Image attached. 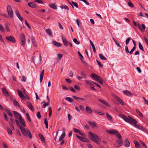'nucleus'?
Wrapping results in <instances>:
<instances>
[{
	"label": "nucleus",
	"instance_id": "obj_1",
	"mask_svg": "<svg viewBox=\"0 0 148 148\" xmlns=\"http://www.w3.org/2000/svg\"><path fill=\"white\" fill-rule=\"evenodd\" d=\"M88 133L90 135L89 138L97 144L99 145L100 144L99 141H100V139L98 136L90 132H89Z\"/></svg>",
	"mask_w": 148,
	"mask_h": 148
},
{
	"label": "nucleus",
	"instance_id": "obj_2",
	"mask_svg": "<svg viewBox=\"0 0 148 148\" xmlns=\"http://www.w3.org/2000/svg\"><path fill=\"white\" fill-rule=\"evenodd\" d=\"M119 116L122 118L126 122L131 125L132 124V123L133 121L136 122V120L130 116H128V118H127L126 116L123 114H119Z\"/></svg>",
	"mask_w": 148,
	"mask_h": 148
},
{
	"label": "nucleus",
	"instance_id": "obj_3",
	"mask_svg": "<svg viewBox=\"0 0 148 148\" xmlns=\"http://www.w3.org/2000/svg\"><path fill=\"white\" fill-rule=\"evenodd\" d=\"M7 12L8 15L11 18H12L13 17L14 14L13 10L11 7L10 5L8 6Z\"/></svg>",
	"mask_w": 148,
	"mask_h": 148
},
{
	"label": "nucleus",
	"instance_id": "obj_4",
	"mask_svg": "<svg viewBox=\"0 0 148 148\" xmlns=\"http://www.w3.org/2000/svg\"><path fill=\"white\" fill-rule=\"evenodd\" d=\"M136 122H135V121H133L132 123V124H131V125H132L133 126L136 128L141 130L143 131H145V129L142 126H139V125L138 124H137V121L136 120Z\"/></svg>",
	"mask_w": 148,
	"mask_h": 148
},
{
	"label": "nucleus",
	"instance_id": "obj_5",
	"mask_svg": "<svg viewBox=\"0 0 148 148\" xmlns=\"http://www.w3.org/2000/svg\"><path fill=\"white\" fill-rule=\"evenodd\" d=\"M76 137L78 138L81 141L83 142L89 143L90 142L89 140L85 137H82L79 136L77 134L76 135Z\"/></svg>",
	"mask_w": 148,
	"mask_h": 148
},
{
	"label": "nucleus",
	"instance_id": "obj_6",
	"mask_svg": "<svg viewBox=\"0 0 148 148\" xmlns=\"http://www.w3.org/2000/svg\"><path fill=\"white\" fill-rule=\"evenodd\" d=\"M20 37L21 39V41L20 43L22 46L24 45L25 44V38L24 34L23 33L21 34L20 35Z\"/></svg>",
	"mask_w": 148,
	"mask_h": 148
},
{
	"label": "nucleus",
	"instance_id": "obj_7",
	"mask_svg": "<svg viewBox=\"0 0 148 148\" xmlns=\"http://www.w3.org/2000/svg\"><path fill=\"white\" fill-rule=\"evenodd\" d=\"M5 38L8 41L14 43H15L16 42V40L13 36H6L5 37Z\"/></svg>",
	"mask_w": 148,
	"mask_h": 148
},
{
	"label": "nucleus",
	"instance_id": "obj_8",
	"mask_svg": "<svg viewBox=\"0 0 148 148\" xmlns=\"http://www.w3.org/2000/svg\"><path fill=\"white\" fill-rule=\"evenodd\" d=\"M12 112L15 117L16 119H20V117H22V116L21 114L18 113V112L14 111H13Z\"/></svg>",
	"mask_w": 148,
	"mask_h": 148
},
{
	"label": "nucleus",
	"instance_id": "obj_9",
	"mask_svg": "<svg viewBox=\"0 0 148 148\" xmlns=\"http://www.w3.org/2000/svg\"><path fill=\"white\" fill-rule=\"evenodd\" d=\"M116 142L117 143L116 147H119L122 145L123 143L122 140H116Z\"/></svg>",
	"mask_w": 148,
	"mask_h": 148
},
{
	"label": "nucleus",
	"instance_id": "obj_10",
	"mask_svg": "<svg viewBox=\"0 0 148 148\" xmlns=\"http://www.w3.org/2000/svg\"><path fill=\"white\" fill-rule=\"evenodd\" d=\"M137 25L138 28L141 31H144L145 27V25L143 24H142V28L141 27V26L139 23H137Z\"/></svg>",
	"mask_w": 148,
	"mask_h": 148
},
{
	"label": "nucleus",
	"instance_id": "obj_11",
	"mask_svg": "<svg viewBox=\"0 0 148 148\" xmlns=\"http://www.w3.org/2000/svg\"><path fill=\"white\" fill-rule=\"evenodd\" d=\"M62 39L64 46L66 47L68 46L69 42L66 40L65 38H64V37L63 36L62 37Z\"/></svg>",
	"mask_w": 148,
	"mask_h": 148
},
{
	"label": "nucleus",
	"instance_id": "obj_12",
	"mask_svg": "<svg viewBox=\"0 0 148 148\" xmlns=\"http://www.w3.org/2000/svg\"><path fill=\"white\" fill-rule=\"evenodd\" d=\"M27 4L30 7L32 8H36L37 7L36 5L34 2L29 3Z\"/></svg>",
	"mask_w": 148,
	"mask_h": 148
},
{
	"label": "nucleus",
	"instance_id": "obj_13",
	"mask_svg": "<svg viewBox=\"0 0 148 148\" xmlns=\"http://www.w3.org/2000/svg\"><path fill=\"white\" fill-rule=\"evenodd\" d=\"M27 106L28 108L31 110L33 111H34V107L31 103L29 102L28 101L27 103Z\"/></svg>",
	"mask_w": 148,
	"mask_h": 148
},
{
	"label": "nucleus",
	"instance_id": "obj_14",
	"mask_svg": "<svg viewBox=\"0 0 148 148\" xmlns=\"http://www.w3.org/2000/svg\"><path fill=\"white\" fill-rule=\"evenodd\" d=\"M2 91L3 94L5 96H9V93L5 88L3 87L2 88Z\"/></svg>",
	"mask_w": 148,
	"mask_h": 148
},
{
	"label": "nucleus",
	"instance_id": "obj_15",
	"mask_svg": "<svg viewBox=\"0 0 148 148\" xmlns=\"http://www.w3.org/2000/svg\"><path fill=\"white\" fill-rule=\"evenodd\" d=\"M15 14L17 17L21 21H23L24 19L23 18L21 17L18 11L17 10H16Z\"/></svg>",
	"mask_w": 148,
	"mask_h": 148
},
{
	"label": "nucleus",
	"instance_id": "obj_16",
	"mask_svg": "<svg viewBox=\"0 0 148 148\" xmlns=\"http://www.w3.org/2000/svg\"><path fill=\"white\" fill-rule=\"evenodd\" d=\"M19 120L21 125L23 127H25L26 125L25 121L23 119L22 117H20V119H19Z\"/></svg>",
	"mask_w": 148,
	"mask_h": 148
},
{
	"label": "nucleus",
	"instance_id": "obj_17",
	"mask_svg": "<svg viewBox=\"0 0 148 148\" xmlns=\"http://www.w3.org/2000/svg\"><path fill=\"white\" fill-rule=\"evenodd\" d=\"M52 43L53 45L58 47H60L62 46V44L55 41H53Z\"/></svg>",
	"mask_w": 148,
	"mask_h": 148
},
{
	"label": "nucleus",
	"instance_id": "obj_18",
	"mask_svg": "<svg viewBox=\"0 0 148 148\" xmlns=\"http://www.w3.org/2000/svg\"><path fill=\"white\" fill-rule=\"evenodd\" d=\"M106 131L107 133H108L109 134H114V135H115V133H117V131L115 130H106Z\"/></svg>",
	"mask_w": 148,
	"mask_h": 148
},
{
	"label": "nucleus",
	"instance_id": "obj_19",
	"mask_svg": "<svg viewBox=\"0 0 148 148\" xmlns=\"http://www.w3.org/2000/svg\"><path fill=\"white\" fill-rule=\"evenodd\" d=\"M124 145L126 147H128L129 146L130 143L127 138L125 139L124 142Z\"/></svg>",
	"mask_w": 148,
	"mask_h": 148
},
{
	"label": "nucleus",
	"instance_id": "obj_20",
	"mask_svg": "<svg viewBox=\"0 0 148 148\" xmlns=\"http://www.w3.org/2000/svg\"><path fill=\"white\" fill-rule=\"evenodd\" d=\"M44 73V70L43 69L41 71L40 75V82H41L42 81V79L43 77V76Z\"/></svg>",
	"mask_w": 148,
	"mask_h": 148
},
{
	"label": "nucleus",
	"instance_id": "obj_21",
	"mask_svg": "<svg viewBox=\"0 0 148 148\" xmlns=\"http://www.w3.org/2000/svg\"><path fill=\"white\" fill-rule=\"evenodd\" d=\"M123 92L125 95L128 96H131L132 95V94L131 92L127 90H124Z\"/></svg>",
	"mask_w": 148,
	"mask_h": 148
},
{
	"label": "nucleus",
	"instance_id": "obj_22",
	"mask_svg": "<svg viewBox=\"0 0 148 148\" xmlns=\"http://www.w3.org/2000/svg\"><path fill=\"white\" fill-rule=\"evenodd\" d=\"M17 92L20 97L21 98H23V97H24V95H23V93L19 90L17 89Z\"/></svg>",
	"mask_w": 148,
	"mask_h": 148
},
{
	"label": "nucleus",
	"instance_id": "obj_23",
	"mask_svg": "<svg viewBox=\"0 0 148 148\" xmlns=\"http://www.w3.org/2000/svg\"><path fill=\"white\" fill-rule=\"evenodd\" d=\"M98 100L99 101L101 102L102 103H103L105 105L107 106L108 107L110 106V105L108 104V103L107 102H106L105 101H104L101 99H98Z\"/></svg>",
	"mask_w": 148,
	"mask_h": 148
},
{
	"label": "nucleus",
	"instance_id": "obj_24",
	"mask_svg": "<svg viewBox=\"0 0 148 148\" xmlns=\"http://www.w3.org/2000/svg\"><path fill=\"white\" fill-rule=\"evenodd\" d=\"M134 143L135 145V146L136 148H139L141 147L139 143L137 141L134 140Z\"/></svg>",
	"mask_w": 148,
	"mask_h": 148
},
{
	"label": "nucleus",
	"instance_id": "obj_25",
	"mask_svg": "<svg viewBox=\"0 0 148 148\" xmlns=\"http://www.w3.org/2000/svg\"><path fill=\"white\" fill-rule=\"evenodd\" d=\"M90 76L93 79H95L96 80L99 76L97 75L92 73L90 75Z\"/></svg>",
	"mask_w": 148,
	"mask_h": 148
},
{
	"label": "nucleus",
	"instance_id": "obj_26",
	"mask_svg": "<svg viewBox=\"0 0 148 148\" xmlns=\"http://www.w3.org/2000/svg\"><path fill=\"white\" fill-rule=\"evenodd\" d=\"M86 112L88 113H91L92 111L90 108L88 106H86Z\"/></svg>",
	"mask_w": 148,
	"mask_h": 148
},
{
	"label": "nucleus",
	"instance_id": "obj_27",
	"mask_svg": "<svg viewBox=\"0 0 148 148\" xmlns=\"http://www.w3.org/2000/svg\"><path fill=\"white\" fill-rule=\"evenodd\" d=\"M12 101H13V104L14 106L18 107L20 106L19 103L16 101V99H13L12 100Z\"/></svg>",
	"mask_w": 148,
	"mask_h": 148
},
{
	"label": "nucleus",
	"instance_id": "obj_28",
	"mask_svg": "<svg viewBox=\"0 0 148 148\" xmlns=\"http://www.w3.org/2000/svg\"><path fill=\"white\" fill-rule=\"evenodd\" d=\"M99 83L101 84H103V81L101 79V78L99 77V76L98 77L97 79V80H96Z\"/></svg>",
	"mask_w": 148,
	"mask_h": 148
},
{
	"label": "nucleus",
	"instance_id": "obj_29",
	"mask_svg": "<svg viewBox=\"0 0 148 148\" xmlns=\"http://www.w3.org/2000/svg\"><path fill=\"white\" fill-rule=\"evenodd\" d=\"M46 32L48 34L49 36H52V34L51 31V29H46Z\"/></svg>",
	"mask_w": 148,
	"mask_h": 148
},
{
	"label": "nucleus",
	"instance_id": "obj_30",
	"mask_svg": "<svg viewBox=\"0 0 148 148\" xmlns=\"http://www.w3.org/2000/svg\"><path fill=\"white\" fill-rule=\"evenodd\" d=\"M115 135L116 136L117 138L119 140H122V137L119 133L117 131V133L115 134Z\"/></svg>",
	"mask_w": 148,
	"mask_h": 148
},
{
	"label": "nucleus",
	"instance_id": "obj_31",
	"mask_svg": "<svg viewBox=\"0 0 148 148\" xmlns=\"http://www.w3.org/2000/svg\"><path fill=\"white\" fill-rule=\"evenodd\" d=\"M49 6L54 9H56L57 7L54 3H51L49 5Z\"/></svg>",
	"mask_w": 148,
	"mask_h": 148
},
{
	"label": "nucleus",
	"instance_id": "obj_32",
	"mask_svg": "<svg viewBox=\"0 0 148 148\" xmlns=\"http://www.w3.org/2000/svg\"><path fill=\"white\" fill-rule=\"evenodd\" d=\"M5 110L7 113L11 117L13 116V115L10 110L7 109H5Z\"/></svg>",
	"mask_w": 148,
	"mask_h": 148
},
{
	"label": "nucleus",
	"instance_id": "obj_33",
	"mask_svg": "<svg viewBox=\"0 0 148 148\" xmlns=\"http://www.w3.org/2000/svg\"><path fill=\"white\" fill-rule=\"evenodd\" d=\"M65 136V133H63L60 136V137L59 139V141H60L61 140H62L63 138Z\"/></svg>",
	"mask_w": 148,
	"mask_h": 148
},
{
	"label": "nucleus",
	"instance_id": "obj_34",
	"mask_svg": "<svg viewBox=\"0 0 148 148\" xmlns=\"http://www.w3.org/2000/svg\"><path fill=\"white\" fill-rule=\"evenodd\" d=\"M90 43L91 45L92 46L93 51L94 53H95L96 52V50L95 49V46L94 45V44H93V43H92V41H91V40H90Z\"/></svg>",
	"mask_w": 148,
	"mask_h": 148
},
{
	"label": "nucleus",
	"instance_id": "obj_35",
	"mask_svg": "<svg viewBox=\"0 0 148 148\" xmlns=\"http://www.w3.org/2000/svg\"><path fill=\"white\" fill-rule=\"evenodd\" d=\"M44 123L46 125V128L47 129H48V124L47 119L46 118H44Z\"/></svg>",
	"mask_w": 148,
	"mask_h": 148
},
{
	"label": "nucleus",
	"instance_id": "obj_36",
	"mask_svg": "<svg viewBox=\"0 0 148 148\" xmlns=\"http://www.w3.org/2000/svg\"><path fill=\"white\" fill-rule=\"evenodd\" d=\"M38 136L42 142H45V139L42 134H39Z\"/></svg>",
	"mask_w": 148,
	"mask_h": 148
},
{
	"label": "nucleus",
	"instance_id": "obj_37",
	"mask_svg": "<svg viewBox=\"0 0 148 148\" xmlns=\"http://www.w3.org/2000/svg\"><path fill=\"white\" fill-rule=\"evenodd\" d=\"M31 40H32V43L34 45V47H36L37 46V45H36V43L35 39L33 37H32V38Z\"/></svg>",
	"mask_w": 148,
	"mask_h": 148
},
{
	"label": "nucleus",
	"instance_id": "obj_38",
	"mask_svg": "<svg viewBox=\"0 0 148 148\" xmlns=\"http://www.w3.org/2000/svg\"><path fill=\"white\" fill-rule=\"evenodd\" d=\"M7 130L8 133L10 134H12V132L11 130L8 127H7Z\"/></svg>",
	"mask_w": 148,
	"mask_h": 148
},
{
	"label": "nucleus",
	"instance_id": "obj_39",
	"mask_svg": "<svg viewBox=\"0 0 148 148\" xmlns=\"http://www.w3.org/2000/svg\"><path fill=\"white\" fill-rule=\"evenodd\" d=\"M80 75L82 76L83 78H86V75L85 73L83 71H82L81 72Z\"/></svg>",
	"mask_w": 148,
	"mask_h": 148
},
{
	"label": "nucleus",
	"instance_id": "obj_40",
	"mask_svg": "<svg viewBox=\"0 0 148 148\" xmlns=\"http://www.w3.org/2000/svg\"><path fill=\"white\" fill-rule=\"evenodd\" d=\"M136 113L138 114L141 117H143V115L141 113V112H140L138 110V109H136Z\"/></svg>",
	"mask_w": 148,
	"mask_h": 148
},
{
	"label": "nucleus",
	"instance_id": "obj_41",
	"mask_svg": "<svg viewBox=\"0 0 148 148\" xmlns=\"http://www.w3.org/2000/svg\"><path fill=\"white\" fill-rule=\"evenodd\" d=\"M138 46L140 49L142 51L145 52L142 45L140 42L138 43Z\"/></svg>",
	"mask_w": 148,
	"mask_h": 148
},
{
	"label": "nucleus",
	"instance_id": "obj_42",
	"mask_svg": "<svg viewBox=\"0 0 148 148\" xmlns=\"http://www.w3.org/2000/svg\"><path fill=\"white\" fill-rule=\"evenodd\" d=\"M48 109L49 110V116L51 117L52 115V110L51 107H49L48 108Z\"/></svg>",
	"mask_w": 148,
	"mask_h": 148
},
{
	"label": "nucleus",
	"instance_id": "obj_43",
	"mask_svg": "<svg viewBox=\"0 0 148 148\" xmlns=\"http://www.w3.org/2000/svg\"><path fill=\"white\" fill-rule=\"evenodd\" d=\"M99 56L101 60H107V59L104 57L101 54H99Z\"/></svg>",
	"mask_w": 148,
	"mask_h": 148
},
{
	"label": "nucleus",
	"instance_id": "obj_44",
	"mask_svg": "<svg viewBox=\"0 0 148 148\" xmlns=\"http://www.w3.org/2000/svg\"><path fill=\"white\" fill-rule=\"evenodd\" d=\"M106 115L107 116V118L109 120H111L112 119V118L111 116L108 113H106Z\"/></svg>",
	"mask_w": 148,
	"mask_h": 148
},
{
	"label": "nucleus",
	"instance_id": "obj_45",
	"mask_svg": "<svg viewBox=\"0 0 148 148\" xmlns=\"http://www.w3.org/2000/svg\"><path fill=\"white\" fill-rule=\"evenodd\" d=\"M26 115L27 116V119L28 121L29 122H31V120L29 117V115L28 113H27L26 114Z\"/></svg>",
	"mask_w": 148,
	"mask_h": 148
},
{
	"label": "nucleus",
	"instance_id": "obj_46",
	"mask_svg": "<svg viewBox=\"0 0 148 148\" xmlns=\"http://www.w3.org/2000/svg\"><path fill=\"white\" fill-rule=\"evenodd\" d=\"M65 99L71 102H72L73 101V99L69 97H66L65 98Z\"/></svg>",
	"mask_w": 148,
	"mask_h": 148
},
{
	"label": "nucleus",
	"instance_id": "obj_47",
	"mask_svg": "<svg viewBox=\"0 0 148 148\" xmlns=\"http://www.w3.org/2000/svg\"><path fill=\"white\" fill-rule=\"evenodd\" d=\"M88 123L90 125H91L92 127L96 126V124L95 123H94L90 121H88Z\"/></svg>",
	"mask_w": 148,
	"mask_h": 148
},
{
	"label": "nucleus",
	"instance_id": "obj_48",
	"mask_svg": "<svg viewBox=\"0 0 148 148\" xmlns=\"http://www.w3.org/2000/svg\"><path fill=\"white\" fill-rule=\"evenodd\" d=\"M73 42L76 44L79 45L80 44V42L77 40V39L76 38H74L73 39Z\"/></svg>",
	"mask_w": 148,
	"mask_h": 148
},
{
	"label": "nucleus",
	"instance_id": "obj_49",
	"mask_svg": "<svg viewBox=\"0 0 148 148\" xmlns=\"http://www.w3.org/2000/svg\"><path fill=\"white\" fill-rule=\"evenodd\" d=\"M29 130L28 129L25 130V131H24L22 133L25 136H27L28 133V131H29Z\"/></svg>",
	"mask_w": 148,
	"mask_h": 148
},
{
	"label": "nucleus",
	"instance_id": "obj_50",
	"mask_svg": "<svg viewBox=\"0 0 148 148\" xmlns=\"http://www.w3.org/2000/svg\"><path fill=\"white\" fill-rule=\"evenodd\" d=\"M112 96L113 97L115 98L116 100H117L118 101L119 100H120V99H121L118 96H116V95H113Z\"/></svg>",
	"mask_w": 148,
	"mask_h": 148
},
{
	"label": "nucleus",
	"instance_id": "obj_51",
	"mask_svg": "<svg viewBox=\"0 0 148 148\" xmlns=\"http://www.w3.org/2000/svg\"><path fill=\"white\" fill-rule=\"evenodd\" d=\"M18 127L19 128H20L21 131L22 133L23 132L26 130L24 128L21 126V125H19Z\"/></svg>",
	"mask_w": 148,
	"mask_h": 148
},
{
	"label": "nucleus",
	"instance_id": "obj_52",
	"mask_svg": "<svg viewBox=\"0 0 148 148\" xmlns=\"http://www.w3.org/2000/svg\"><path fill=\"white\" fill-rule=\"evenodd\" d=\"M72 3L74 6L76 7L77 8H78V5L77 3L74 2L73 1H72Z\"/></svg>",
	"mask_w": 148,
	"mask_h": 148
},
{
	"label": "nucleus",
	"instance_id": "obj_53",
	"mask_svg": "<svg viewBox=\"0 0 148 148\" xmlns=\"http://www.w3.org/2000/svg\"><path fill=\"white\" fill-rule=\"evenodd\" d=\"M74 88L78 91L80 90V87L77 85H75L74 87Z\"/></svg>",
	"mask_w": 148,
	"mask_h": 148
},
{
	"label": "nucleus",
	"instance_id": "obj_54",
	"mask_svg": "<svg viewBox=\"0 0 148 148\" xmlns=\"http://www.w3.org/2000/svg\"><path fill=\"white\" fill-rule=\"evenodd\" d=\"M5 27L6 29V31L7 32H10V29L9 28L8 26L7 25H5Z\"/></svg>",
	"mask_w": 148,
	"mask_h": 148
},
{
	"label": "nucleus",
	"instance_id": "obj_55",
	"mask_svg": "<svg viewBox=\"0 0 148 148\" xmlns=\"http://www.w3.org/2000/svg\"><path fill=\"white\" fill-rule=\"evenodd\" d=\"M140 143L141 144L143 147H144L145 148H147V147L146 145V144L142 141L141 140L139 141Z\"/></svg>",
	"mask_w": 148,
	"mask_h": 148
},
{
	"label": "nucleus",
	"instance_id": "obj_56",
	"mask_svg": "<svg viewBox=\"0 0 148 148\" xmlns=\"http://www.w3.org/2000/svg\"><path fill=\"white\" fill-rule=\"evenodd\" d=\"M130 1L128 3V5L131 8H133L134 7V5L132 4V3L130 2V0H129Z\"/></svg>",
	"mask_w": 148,
	"mask_h": 148
},
{
	"label": "nucleus",
	"instance_id": "obj_57",
	"mask_svg": "<svg viewBox=\"0 0 148 148\" xmlns=\"http://www.w3.org/2000/svg\"><path fill=\"white\" fill-rule=\"evenodd\" d=\"M92 81H88L87 80H86L85 81V82H86V84H88L90 86V85H91V84H92Z\"/></svg>",
	"mask_w": 148,
	"mask_h": 148
},
{
	"label": "nucleus",
	"instance_id": "obj_58",
	"mask_svg": "<svg viewBox=\"0 0 148 148\" xmlns=\"http://www.w3.org/2000/svg\"><path fill=\"white\" fill-rule=\"evenodd\" d=\"M80 59L81 60V62L83 63V64H84V65L86 66H87L88 64L86 63L84 61V60L81 58H80Z\"/></svg>",
	"mask_w": 148,
	"mask_h": 148
},
{
	"label": "nucleus",
	"instance_id": "obj_59",
	"mask_svg": "<svg viewBox=\"0 0 148 148\" xmlns=\"http://www.w3.org/2000/svg\"><path fill=\"white\" fill-rule=\"evenodd\" d=\"M28 133L27 135H28L30 139L32 138V136L29 130L28 131Z\"/></svg>",
	"mask_w": 148,
	"mask_h": 148
},
{
	"label": "nucleus",
	"instance_id": "obj_60",
	"mask_svg": "<svg viewBox=\"0 0 148 148\" xmlns=\"http://www.w3.org/2000/svg\"><path fill=\"white\" fill-rule=\"evenodd\" d=\"M58 59L59 60H60L61 59L62 57V54H58Z\"/></svg>",
	"mask_w": 148,
	"mask_h": 148
},
{
	"label": "nucleus",
	"instance_id": "obj_61",
	"mask_svg": "<svg viewBox=\"0 0 148 148\" xmlns=\"http://www.w3.org/2000/svg\"><path fill=\"white\" fill-rule=\"evenodd\" d=\"M49 105V102H46L44 103L43 105V108H45L46 106H48Z\"/></svg>",
	"mask_w": 148,
	"mask_h": 148
},
{
	"label": "nucleus",
	"instance_id": "obj_62",
	"mask_svg": "<svg viewBox=\"0 0 148 148\" xmlns=\"http://www.w3.org/2000/svg\"><path fill=\"white\" fill-rule=\"evenodd\" d=\"M37 117L38 118V119H40L41 117V115L40 114V112H38L37 113Z\"/></svg>",
	"mask_w": 148,
	"mask_h": 148
},
{
	"label": "nucleus",
	"instance_id": "obj_63",
	"mask_svg": "<svg viewBox=\"0 0 148 148\" xmlns=\"http://www.w3.org/2000/svg\"><path fill=\"white\" fill-rule=\"evenodd\" d=\"M73 98L75 99V100L78 101V100H80L81 99V98L79 97H76L75 96H73Z\"/></svg>",
	"mask_w": 148,
	"mask_h": 148
},
{
	"label": "nucleus",
	"instance_id": "obj_64",
	"mask_svg": "<svg viewBox=\"0 0 148 148\" xmlns=\"http://www.w3.org/2000/svg\"><path fill=\"white\" fill-rule=\"evenodd\" d=\"M34 1L36 3H38L41 4L43 3V1L41 0H34Z\"/></svg>",
	"mask_w": 148,
	"mask_h": 148
}]
</instances>
